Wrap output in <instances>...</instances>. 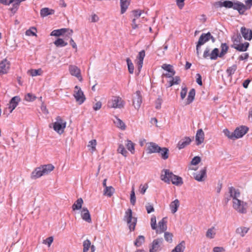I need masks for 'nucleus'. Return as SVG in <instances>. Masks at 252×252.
Here are the masks:
<instances>
[{"instance_id":"nucleus-53","label":"nucleus","mask_w":252,"mask_h":252,"mask_svg":"<svg viewBox=\"0 0 252 252\" xmlns=\"http://www.w3.org/2000/svg\"><path fill=\"white\" fill-rule=\"evenodd\" d=\"M96 145V141L95 139L91 140L88 145V147H90L92 150V152H93L95 150V146Z\"/></svg>"},{"instance_id":"nucleus-32","label":"nucleus","mask_w":252,"mask_h":252,"mask_svg":"<svg viewBox=\"0 0 252 252\" xmlns=\"http://www.w3.org/2000/svg\"><path fill=\"white\" fill-rule=\"evenodd\" d=\"M115 119L113 120V122L116 126L122 130H125L126 127L125 123L117 117L115 116Z\"/></svg>"},{"instance_id":"nucleus-7","label":"nucleus","mask_w":252,"mask_h":252,"mask_svg":"<svg viewBox=\"0 0 252 252\" xmlns=\"http://www.w3.org/2000/svg\"><path fill=\"white\" fill-rule=\"evenodd\" d=\"M163 240L162 238H157L153 240L150 247L149 252H157L162 249Z\"/></svg>"},{"instance_id":"nucleus-56","label":"nucleus","mask_w":252,"mask_h":252,"mask_svg":"<svg viewBox=\"0 0 252 252\" xmlns=\"http://www.w3.org/2000/svg\"><path fill=\"white\" fill-rule=\"evenodd\" d=\"M15 3H13L12 7L10 8V10L13 13H15L18 9L20 3L16 0H15Z\"/></svg>"},{"instance_id":"nucleus-13","label":"nucleus","mask_w":252,"mask_h":252,"mask_svg":"<svg viewBox=\"0 0 252 252\" xmlns=\"http://www.w3.org/2000/svg\"><path fill=\"white\" fill-rule=\"evenodd\" d=\"M160 149L159 147L157 144L154 142H150L148 143V146L147 148V153L151 154L153 153H158Z\"/></svg>"},{"instance_id":"nucleus-44","label":"nucleus","mask_w":252,"mask_h":252,"mask_svg":"<svg viewBox=\"0 0 252 252\" xmlns=\"http://www.w3.org/2000/svg\"><path fill=\"white\" fill-rule=\"evenodd\" d=\"M127 65L128 66V70L130 74H132L134 71V65L133 63H132L131 60L127 58L126 60Z\"/></svg>"},{"instance_id":"nucleus-61","label":"nucleus","mask_w":252,"mask_h":252,"mask_svg":"<svg viewBox=\"0 0 252 252\" xmlns=\"http://www.w3.org/2000/svg\"><path fill=\"white\" fill-rule=\"evenodd\" d=\"M53 237H49L46 238L45 240H43V244H47L48 246L49 247H50L51 244L52 243L53 241Z\"/></svg>"},{"instance_id":"nucleus-40","label":"nucleus","mask_w":252,"mask_h":252,"mask_svg":"<svg viewBox=\"0 0 252 252\" xmlns=\"http://www.w3.org/2000/svg\"><path fill=\"white\" fill-rule=\"evenodd\" d=\"M145 242V237L142 235L139 236L134 242L136 247H140Z\"/></svg>"},{"instance_id":"nucleus-4","label":"nucleus","mask_w":252,"mask_h":252,"mask_svg":"<svg viewBox=\"0 0 252 252\" xmlns=\"http://www.w3.org/2000/svg\"><path fill=\"white\" fill-rule=\"evenodd\" d=\"M220 6H223L226 8H232L233 9L238 11V13L240 15H243L240 1H236L233 3L232 1L230 0H225L223 2H220Z\"/></svg>"},{"instance_id":"nucleus-42","label":"nucleus","mask_w":252,"mask_h":252,"mask_svg":"<svg viewBox=\"0 0 252 252\" xmlns=\"http://www.w3.org/2000/svg\"><path fill=\"white\" fill-rule=\"evenodd\" d=\"M172 80L170 81L168 87H170L174 85L179 84L181 81V79L179 76H175V77H172Z\"/></svg>"},{"instance_id":"nucleus-22","label":"nucleus","mask_w":252,"mask_h":252,"mask_svg":"<svg viewBox=\"0 0 252 252\" xmlns=\"http://www.w3.org/2000/svg\"><path fill=\"white\" fill-rule=\"evenodd\" d=\"M208 36H210L208 34V32L206 33H203L201 34L199 38L198 41L196 43V44H198V47L199 46H201L209 41Z\"/></svg>"},{"instance_id":"nucleus-24","label":"nucleus","mask_w":252,"mask_h":252,"mask_svg":"<svg viewBox=\"0 0 252 252\" xmlns=\"http://www.w3.org/2000/svg\"><path fill=\"white\" fill-rule=\"evenodd\" d=\"M81 215L82 219L84 220H91L90 212L87 208H83L81 211Z\"/></svg>"},{"instance_id":"nucleus-55","label":"nucleus","mask_w":252,"mask_h":252,"mask_svg":"<svg viewBox=\"0 0 252 252\" xmlns=\"http://www.w3.org/2000/svg\"><path fill=\"white\" fill-rule=\"evenodd\" d=\"M232 40L233 41V45H236V44H238L242 40V37L240 34H238L236 35V37L232 38Z\"/></svg>"},{"instance_id":"nucleus-36","label":"nucleus","mask_w":252,"mask_h":252,"mask_svg":"<svg viewBox=\"0 0 252 252\" xmlns=\"http://www.w3.org/2000/svg\"><path fill=\"white\" fill-rule=\"evenodd\" d=\"M167 229L166 221H159L158 228L157 229V232L162 233Z\"/></svg>"},{"instance_id":"nucleus-29","label":"nucleus","mask_w":252,"mask_h":252,"mask_svg":"<svg viewBox=\"0 0 252 252\" xmlns=\"http://www.w3.org/2000/svg\"><path fill=\"white\" fill-rule=\"evenodd\" d=\"M54 10L53 9H49V8L45 7L42 8L40 10V15L41 17H46L49 15H52L54 13Z\"/></svg>"},{"instance_id":"nucleus-30","label":"nucleus","mask_w":252,"mask_h":252,"mask_svg":"<svg viewBox=\"0 0 252 252\" xmlns=\"http://www.w3.org/2000/svg\"><path fill=\"white\" fill-rule=\"evenodd\" d=\"M180 205L179 201L178 199H175L172 201L170 204V208L172 213H175L177 211V209Z\"/></svg>"},{"instance_id":"nucleus-60","label":"nucleus","mask_w":252,"mask_h":252,"mask_svg":"<svg viewBox=\"0 0 252 252\" xmlns=\"http://www.w3.org/2000/svg\"><path fill=\"white\" fill-rule=\"evenodd\" d=\"M136 221H127V225L130 231H133L135 229Z\"/></svg>"},{"instance_id":"nucleus-11","label":"nucleus","mask_w":252,"mask_h":252,"mask_svg":"<svg viewBox=\"0 0 252 252\" xmlns=\"http://www.w3.org/2000/svg\"><path fill=\"white\" fill-rule=\"evenodd\" d=\"M142 102V95L139 91L136 92L133 98V105L136 109H139Z\"/></svg>"},{"instance_id":"nucleus-9","label":"nucleus","mask_w":252,"mask_h":252,"mask_svg":"<svg viewBox=\"0 0 252 252\" xmlns=\"http://www.w3.org/2000/svg\"><path fill=\"white\" fill-rule=\"evenodd\" d=\"M66 32H67L66 36L69 38L72 35L73 31L67 29H61L53 31L51 33V36H59L64 34Z\"/></svg>"},{"instance_id":"nucleus-33","label":"nucleus","mask_w":252,"mask_h":252,"mask_svg":"<svg viewBox=\"0 0 252 252\" xmlns=\"http://www.w3.org/2000/svg\"><path fill=\"white\" fill-rule=\"evenodd\" d=\"M195 95V89H191L189 91L188 96L187 104H189L193 101V100L194 99Z\"/></svg>"},{"instance_id":"nucleus-21","label":"nucleus","mask_w":252,"mask_h":252,"mask_svg":"<svg viewBox=\"0 0 252 252\" xmlns=\"http://www.w3.org/2000/svg\"><path fill=\"white\" fill-rule=\"evenodd\" d=\"M249 43L246 42L244 43H239L236 45H232V47L240 52L246 51L249 46Z\"/></svg>"},{"instance_id":"nucleus-43","label":"nucleus","mask_w":252,"mask_h":252,"mask_svg":"<svg viewBox=\"0 0 252 252\" xmlns=\"http://www.w3.org/2000/svg\"><path fill=\"white\" fill-rule=\"evenodd\" d=\"M237 69V65L233 64L232 66L229 67L226 70V73L228 77H231L233 74Z\"/></svg>"},{"instance_id":"nucleus-41","label":"nucleus","mask_w":252,"mask_h":252,"mask_svg":"<svg viewBox=\"0 0 252 252\" xmlns=\"http://www.w3.org/2000/svg\"><path fill=\"white\" fill-rule=\"evenodd\" d=\"M54 43L57 47H64L67 45V43L62 38H58Z\"/></svg>"},{"instance_id":"nucleus-27","label":"nucleus","mask_w":252,"mask_h":252,"mask_svg":"<svg viewBox=\"0 0 252 252\" xmlns=\"http://www.w3.org/2000/svg\"><path fill=\"white\" fill-rule=\"evenodd\" d=\"M171 182H172L173 185L176 186H181L183 184L182 178L174 174H173L171 179Z\"/></svg>"},{"instance_id":"nucleus-1","label":"nucleus","mask_w":252,"mask_h":252,"mask_svg":"<svg viewBox=\"0 0 252 252\" xmlns=\"http://www.w3.org/2000/svg\"><path fill=\"white\" fill-rule=\"evenodd\" d=\"M229 193H230V197H232L233 199V208L240 213H246L248 207L247 203L237 198L240 195L239 190L236 189L233 187H230L229 188Z\"/></svg>"},{"instance_id":"nucleus-58","label":"nucleus","mask_w":252,"mask_h":252,"mask_svg":"<svg viewBox=\"0 0 252 252\" xmlns=\"http://www.w3.org/2000/svg\"><path fill=\"white\" fill-rule=\"evenodd\" d=\"M33 30L36 31V28H34V27H32V29H30L27 30L26 32V34L28 36L36 35L35 32H33Z\"/></svg>"},{"instance_id":"nucleus-59","label":"nucleus","mask_w":252,"mask_h":252,"mask_svg":"<svg viewBox=\"0 0 252 252\" xmlns=\"http://www.w3.org/2000/svg\"><path fill=\"white\" fill-rule=\"evenodd\" d=\"M201 161L200 157L198 156L194 157L191 161V164L196 165L198 164Z\"/></svg>"},{"instance_id":"nucleus-45","label":"nucleus","mask_w":252,"mask_h":252,"mask_svg":"<svg viewBox=\"0 0 252 252\" xmlns=\"http://www.w3.org/2000/svg\"><path fill=\"white\" fill-rule=\"evenodd\" d=\"M161 67L162 69H163L164 70L167 71L169 72H175V71L174 70L173 67L172 65L170 64H163L161 66Z\"/></svg>"},{"instance_id":"nucleus-19","label":"nucleus","mask_w":252,"mask_h":252,"mask_svg":"<svg viewBox=\"0 0 252 252\" xmlns=\"http://www.w3.org/2000/svg\"><path fill=\"white\" fill-rule=\"evenodd\" d=\"M145 56V52L144 50L141 51L137 56L138 62L137 63V69L139 71H140L141 68L142 67L144 58Z\"/></svg>"},{"instance_id":"nucleus-2","label":"nucleus","mask_w":252,"mask_h":252,"mask_svg":"<svg viewBox=\"0 0 252 252\" xmlns=\"http://www.w3.org/2000/svg\"><path fill=\"white\" fill-rule=\"evenodd\" d=\"M54 166L51 164L41 165L36 168L32 173L31 178L35 179L38 178L42 176L48 174L54 169Z\"/></svg>"},{"instance_id":"nucleus-35","label":"nucleus","mask_w":252,"mask_h":252,"mask_svg":"<svg viewBox=\"0 0 252 252\" xmlns=\"http://www.w3.org/2000/svg\"><path fill=\"white\" fill-rule=\"evenodd\" d=\"M83 200L82 198H78L73 204L72 208L73 210H79L81 208Z\"/></svg>"},{"instance_id":"nucleus-6","label":"nucleus","mask_w":252,"mask_h":252,"mask_svg":"<svg viewBox=\"0 0 252 252\" xmlns=\"http://www.w3.org/2000/svg\"><path fill=\"white\" fill-rule=\"evenodd\" d=\"M124 101L120 96H113L110 101L108 102V106L111 108H121L124 106Z\"/></svg>"},{"instance_id":"nucleus-39","label":"nucleus","mask_w":252,"mask_h":252,"mask_svg":"<svg viewBox=\"0 0 252 252\" xmlns=\"http://www.w3.org/2000/svg\"><path fill=\"white\" fill-rule=\"evenodd\" d=\"M228 46L225 43H221V52L220 53V57H222L227 52Z\"/></svg>"},{"instance_id":"nucleus-38","label":"nucleus","mask_w":252,"mask_h":252,"mask_svg":"<svg viewBox=\"0 0 252 252\" xmlns=\"http://www.w3.org/2000/svg\"><path fill=\"white\" fill-rule=\"evenodd\" d=\"M220 57L219 50L218 48H215L210 53V59L215 60L217 58Z\"/></svg>"},{"instance_id":"nucleus-50","label":"nucleus","mask_w":252,"mask_h":252,"mask_svg":"<svg viewBox=\"0 0 252 252\" xmlns=\"http://www.w3.org/2000/svg\"><path fill=\"white\" fill-rule=\"evenodd\" d=\"M214 227H213L208 230L206 233V236L210 239L213 238L215 235Z\"/></svg>"},{"instance_id":"nucleus-28","label":"nucleus","mask_w":252,"mask_h":252,"mask_svg":"<svg viewBox=\"0 0 252 252\" xmlns=\"http://www.w3.org/2000/svg\"><path fill=\"white\" fill-rule=\"evenodd\" d=\"M158 153H159L163 159H166L169 157V150L166 147L161 148Z\"/></svg>"},{"instance_id":"nucleus-10","label":"nucleus","mask_w":252,"mask_h":252,"mask_svg":"<svg viewBox=\"0 0 252 252\" xmlns=\"http://www.w3.org/2000/svg\"><path fill=\"white\" fill-rule=\"evenodd\" d=\"M249 130V128L244 126L237 127L234 130L235 138L238 139L242 137Z\"/></svg>"},{"instance_id":"nucleus-51","label":"nucleus","mask_w":252,"mask_h":252,"mask_svg":"<svg viewBox=\"0 0 252 252\" xmlns=\"http://www.w3.org/2000/svg\"><path fill=\"white\" fill-rule=\"evenodd\" d=\"M130 203L134 205L135 204L136 202V197L135 195V192H134V188L133 187L132 188V190L131 191L130 193Z\"/></svg>"},{"instance_id":"nucleus-26","label":"nucleus","mask_w":252,"mask_h":252,"mask_svg":"<svg viewBox=\"0 0 252 252\" xmlns=\"http://www.w3.org/2000/svg\"><path fill=\"white\" fill-rule=\"evenodd\" d=\"M185 242L184 241H182L172 250L171 252H184L185 250Z\"/></svg>"},{"instance_id":"nucleus-18","label":"nucleus","mask_w":252,"mask_h":252,"mask_svg":"<svg viewBox=\"0 0 252 252\" xmlns=\"http://www.w3.org/2000/svg\"><path fill=\"white\" fill-rule=\"evenodd\" d=\"M204 133L202 129H199L195 135V141L197 145H199L204 142Z\"/></svg>"},{"instance_id":"nucleus-3","label":"nucleus","mask_w":252,"mask_h":252,"mask_svg":"<svg viewBox=\"0 0 252 252\" xmlns=\"http://www.w3.org/2000/svg\"><path fill=\"white\" fill-rule=\"evenodd\" d=\"M56 120V121L53 124V128L55 131L59 134H62L66 127V122L60 116H57Z\"/></svg>"},{"instance_id":"nucleus-23","label":"nucleus","mask_w":252,"mask_h":252,"mask_svg":"<svg viewBox=\"0 0 252 252\" xmlns=\"http://www.w3.org/2000/svg\"><path fill=\"white\" fill-rule=\"evenodd\" d=\"M131 0H120L121 13L124 14L130 3Z\"/></svg>"},{"instance_id":"nucleus-48","label":"nucleus","mask_w":252,"mask_h":252,"mask_svg":"<svg viewBox=\"0 0 252 252\" xmlns=\"http://www.w3.org/2000/svg\"><path fill=\"white\" fill-rule=\"evenodd\" d=\"M117 150L118 153H121L123 156L125 157L127 156V152L126 150L123 145L120 144Z\"/></svg>"},{"instance_id":"nucleus-31","label":"nucleus","mask_w":252,"mask_h":252,"mask_svg":"<svg viewBox=\"0 0 252 252\" xmlns=\"http://www.w3.org/2000/svg\"><path fill=\"white\" fill-rule=\"evenodd\" d=\"M250 228L244 226H241L237 228L236 230V233L240 235L241 237H244L248 232Z\"/></svg>"},{"instance_id":"nucleus-15","label":"nucleus","mask_w":252,"mask_h":252,"mask_svg":"<svg viewBox=\"0 0 252 252\" xmlns=\"http://www.w3.org/2000/svg\"><path fill=\"white\" fill-rule=\"evenodd\" d=\"M10 68V62L6 59L3 60L0 63V72L2 74L7 73Z\"/></svg>"},{"instance_id":"nucleus-16","label":"nucleus","mask_w":252,"mask_h":252,"mask_svg":"<svg viewBox=\"0 0 252 252\" xmlns=\"http://www.w3.org/2000/svg\"><path fill=\"white\" fill-rule=\"evenodd\" d=\"M191 142V140L189 137H185L178 142L177 147L179 150H181L189 145Z\"/></svg>"},{"instance_id":"nucleus-54","label":"nucleus","mask_w":252,"mask_h":252,"mask_svg":"<svg viewBox=\"0 0 252 252\" xmlns=\"http://www.w3.org/2000/svg\"><path fill=\"white\" fill-rule=\"evenodd\" d=\"M35 98V96L31 93H28L25 96V99L27 101H33Z\"/></svg>"},{"instance_id":"nucleus-49","label":"nucleus","mask_w":252,"mask_h":252,"mask_svg":"<svg viewBox=\"0 0 252 252\" xmlns=\"http://www.w3.org/2000/svg\"><path fill=\"white\" fill-rule=\"evenodd\" d=\"M91 241L87 239L83 242V252H88L89 248L91 247Z\"/></svg>"},{"instance_id":"nucleus-57","label":"nucleus","mask_w":252,"mask_h":252,"mask_svg":"<svg viewBox=\"0 0 252 252\" xmlns=\"http://www.w3.org/2000/svg\"><path fill=\"white\" fill-rule=\"evenodd\" d=\"M173 235L171 233L166 232L164 233V238L165 240L169 243H171L172 241Z\"/></svg>"},{"instance_id":"nucleus-8","label":"nucleus","mask_w":252,"mask_h":252,"mask_svg":"<svg viewBox=\"0 0 252 252\" xmlns=\"http://www.w3.org/2000/svg\"><path fill=\"white\" fill-rule=\"evenodd\" d=\"M173 174L169 169H163L161 171L160 179L166 183L170 184Z\"/></svg>"},{"instance_id":"nucleus-14","label":"nucleus","mask_w":252,"mask_h":252,"mask_svg":"<svg viewBox=\"0 0 252 252\" xmlns=\"http://www.w3.org/2000/svg\"><path fill=\"white\" fill-rule=\"evenodd\" d=\"M20 100L21 99L19 96H14L11 99L8 104V109H9L10 113H12L13 110L17 107Z\"/></svg>"},{"instance_id":"nucleus-52","label":"nucleus","mask_w":252,"mask_h":252,"mask_svg":"<svg viewBox=\"0 0 252 252\" xmlns=\"http://www.w3.org/2000/svg\"><path fill=\"white\" fill-rule=\"evenodd\" d=\"M223 133L225 136L230 139H233L235 138L234 131L233 132H230L227 129H224L223 130Z\"/></svg>"},{"instance_id":"nucleus-37","label":"nucleus","mask_w":252,"mask_h":252,"mask_svg":"<svg viewBox=\"0 0 252 252\" xmlns=\"http://www.w3.org/2000/svg\"><path fill=\"white\" fill-rule=\"evenodd\" d=\"M126 148L131 154H134L135 152V144L129 140H127V144L126 145Z\"/></svg>"},{"instance_id":"nucleus-34","label":"nucleus","mask_w":252,"mask_h":252,"mask_svg":"<svg viewBox=\"0 0 252 252\" xmlns=\"http://www.w3.org/2000/svg\"><path fill=\"white\" fill-rule=\"evenodd\" d=\"M115 189L112 186L106 187L103 191V194L108 197H111L114 194Z\"/></svg>"},{"instance_id":"nucleus-64","label":"nucleus","mask_w":252,"mask_h":252,"mask_svg":"<svg viewBox=\"0 0 252 252\" xmlns=\"http://www.w3.org/2000/svg\"><path fill=\"white\" fill-rule=\"evenodd\" d=\"M187 91L188 89L187 87H184L182 88L181 92L180 93L181 97L182 99H184L186 97Z\"/></svg>"},{"instance_id":"nucleus-25","label":"nucleus","mask_w":252,"mask_h":252,"mask_svg":"<svg viewBox=\"0 0 252 252\" xmlns=\"http://www.w3.org/2000/svg\"><path fill=\"white\" fill-rule=\"evenodd\" d=\"M206 176V168L205 167L204 169H201L199 173L196 174L194 176L196 180L201 182L203 181V178Z\"/></svg>"},{"instance_id":"nucleus-46","label":"nucleus","mask_w":252,"mask_h":252,"mask_svg":"<svg viewBox=\"0 0 252 252\" xmlns=\"http://www.w3.org/2000/svg\"><path fill=\"white\" fill-rule=\"evenodd\" d=\"M28 72L32 76H36L37 75H41L42 73V70L38 69H31L28 71Z\"/></svg>"},{"instance_id":"nucleus-5","label":"nucleus","mask_w":252,"mask_h":252,"mask_svg":"<svg viewBox=\"0 0 252 252\" xmlns=\"http://www.w3.org/2000/svg\"><path fill=\"white\" fill-rule=\"evenodd\" d=\"M73 96L79 104H82L86 100V97L80 87L76 86L74 88Z\"/></svg>"},{"instance_id":"nucleus-63","label":"nucleus","mask_w":252,"mask_h":252,"mask_svg":"<svg viewBox=\"0 0 252 252\" xmlns=\"http://www.w3.org/2000/svg\"><path fill=\"white\" fill-rule=\"evenodd\" d=\"M145 207H146L147 212L148 214L151 213V212L154 211V208L153 205H152L151 204L148 203L147 204H146Z\"/></svg>"},{"instance_id":"nucleus-12","label":"nucleus","mask_w":252,"mask_h":252,"mask_svg":"<svg viewBox=\"0 0 252 252\" xmlns=\"http://www.w3.org/2000/svg\"><path fill=\"white\" fill-rule=\"evenodd\" d=\"M69 71L72 75L76 77L79 81H82V77L81 75V71L77 66L73 65H70L69 66Z\"/></svg>"},{"instance_id":"nucleus-62","label":"nucleus","mask_w":252,"mask_h":252,"mask_svg":"<svg viewBox=\"0 0 252 252\" xmlns=\"http://www.w3.org/2000/svg\"><path fill=\"white\" fill-rule=\"evenodd\" d=\"M132 13L134 15V18H135L136 19H138L139 18L140 16L142 14V10H133L132 11Z\"/></svg>"},{"instance_id":"nucleus-17","label":"nucleus","mask_w":252,"mask_h":252,"mask_svg":"<svg viewBox=\"0 0 252 252\" xmlns=\"http://www.w3.org/2000/svg\"><path fill=\"white\" fill-rule=\"evenodd\" d=\"M241 32L245 39L251 40L252 39V31L245 27L241 28Z\"/></svg>"},{"instance_id":"nucleus-20","label":"nucleus","mask_w":252,"mask_h":252,"mask_svg":"<svg viewBox=\"0 0 252 252\" xmlns=\"http://www.w3.org/2000/svg\"><path fill=\"white\" fill-rule=\"evenodd\" d=\"M245 4L240 2L242 14H244L246 10L251 9L252 6V0H245Z\"/></svg>"},{"instance_id":"nucleus-47","label":"nucleus","mask_w":252,"mask_h":252,"mask_svg":"<svg viewBox=\"0 0 252 252\" xmlns=\"http://www.w3.org/2000/svg\"><path fill=\"white\" fill-rule=\"evenodd\" d=\"M132 218V211L130 209H128L125 213L124 220H131Z\"/></svg>"}]
</instances>
